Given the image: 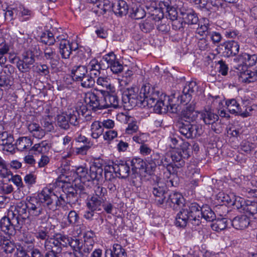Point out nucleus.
Wrapping results in <instances>:
<instances>
[{
  "label": "nucleus",
  "instance_id": "nucleus-63",
  "mask_svg": "<svg viewBox=\"0 0 257 257\" xmlns=\"http://www.w3.org/2000/svg\"><path fill=\"white\" fill-rule=\"evenodd\" d=\"M109 67L113 73L117 74L121 72L123 69V66L117 59L115 62L112 64Z\"/></svg>",
  "mask_w": 257,
  "mask_h": 257
},
{
  "label": "nucleus",
  "instance_id": "nucleus-29",
  "mask_svg": "<svg viewBox=\"0 0 257 257\" xmlns=\"http://www.w3.org/2000/svg\"><path fill=\"white\" fill-rule=\"evenodd\" d=\"M2 239L0 241V246L6 253H12L16 248L15 243L2 235Z\"/></svg>",
  "mask_w": 257,
  "mask_h": 257
},
{
  "label": "nucleus",
  "instance_id": "nucleus-46",
  "mask_svg": "<svg viewBox=\"0 0 257 257\" xmlns=\"http://www.w3.org/2000/svg\"><path fill=\"white\" fill-rule=\"evenodd\" d=\"M208 20L207 19H203V24L201 23L198 24V27L196 30V33L200 36L204 35H209V25Z\"/></svg>",
  "mask_w": 257,
  "mask_h": 257
},
{
  "label": "nucleus",
  "instance_id": "nucleus-4",
  "mask_svg": "<svg viewBox=\"0 0 257 257\" xmlns=\"http://www.w3.org/2000/svg\"><path fill=\"white\" fill-rule=\"evenodd\" d=\"M40 196L41 199L46 201V207L50 210H55L58 206H63L68 204L66 201V193L58 197L48 188L43 189Z\"/></svg>",
  "mask_w": 257,
  "mask_h": 257
},
{
  "label": "nucleus",
  "instance_id": "nucleus-22",
  "mask_svg": "<svg viewBox=\"0 0 257 257\" xmlns=\"http://www.w3.org/2000/svg\"><path fill=\"white\" fill-rule=\"evenodd\" d=\"M44 247L46 250L59 253L62 251L60 242H59L57 237L56 238H49L44 243Z\"/></svg>",
  "mask_w": 257,
  "mask_h": 257
},
{
  "label": "nucleus",
  "instance_id": "nucleus-15",
  "mask_svg": "<svg viewBox=\"0 0 257 257\" xmlns=\"http://www.w3.org/2000/svg\"><path fill=\"white\" fill-rule=\"evenodd\" d=\"M180 14L184 23L188 25H197L199 21L198 17L191 9L186 8L185 6L180 9Z\"/></svg>",
  "mask_w": 257,
  "mask_h": 257
},
{
  "label": "nucleus",
  "instance_id": "nucleus-12",
  "mask_svg": "<svg viewBox=\"0 0 257 257\" xmlns=\"http://www.w3.org/2000/svg\"><path fill=\"white\" fill-rule=\"evenodd\" d=\"M11 218L6 216L3 217L0 220V227L2 231L9 235L15 234L17 228L19 227L20 223L18 221L16 218H14L11 220Z\"/></svg>",
  "mask_w": 257,
  "mask_h": 257
},
{
  "label": "nucleus",
  "instance_id": "nucleus-1",
  "mask_svg": "<svg viewBox=\"0 0 257 257\" xmlns=\"http://www.w3.org/2000/svg\"><path fill=\"white\" fill-rule=\"evenodd\" d=\"M141 94L144 95L143 104L149 107H154V110L157 113H166L170 110L174 111L176 109V105L173 103V99L161 93L158 88L152 86L149 83H146L142 86Z\"/></svg>",
  "mask_w": 257,
  "mask_h": 257
},
{
  "label": "nucleus",
  "instance_id": "nucleus-28",
  "mask_svg": "<svg viewBox=\"0 0 257 257\" xmlns=\"http://www.w3.org/2000/svg\"><path fill=\"white\" fill-rule=\"evenodd\" d=\"M218 118V115L211 110H205L201 113V119L206 124H213Z\"/></svg>",
  "mask_w": 257,
  "mask_h": 257
},
{
  "label": "nucleus",
  "instance_id": "nucleus-11",
  "mask_svg": "<svg viewBox=\"0 0 257 257\" xmlns=\"http://www.w3.org/2000/svg\"><path fill=\"white\" fill-rule=\"evenodd\" d=\"M35 56L31 51L24 52L22 55V59H20L17 63L18 69L22 72H27L30 69L31 65L35 62Z\"/></svg>",
  "mask_w": 257,
  "mask_h": 257
},
{
  "label": "nucleus",
  "instance_id": "nucleus-43",
  "mask_svg": "<svg viewBox=\"0 0 257 257\" xmlns=\"http://www.w3.org/2000/svg\"><path fill=\"white\" fill-rule=\"evenodd\" d=\"M94 241L90 242L84 241V243H81L80 248L79 250V253L83 256H87L92 250Z\"/></svg>",
  "mask_w": 257,
  "mask_h": 257
},
{
  "label": "nucleus",
  "instance_id": "nucleus-55",
  "mask_svg": "<svg viewBox=\"0 0 257 257\" xmlns=\"http://www.w3.org/2000/svg\"><path fill=\"white\" fill-rule=\"evenodd\" d=\"M112 247L114 257H127L126 252L120 244H114Z\"/></svg>",
  "mask_w": 257,
  "mask_h": 257
},
{
  "label": "nucleus",
  "instance_id": "nucleus-27",
  "mask_svg": "<svg viewBox=\"0 0 257 257\" xmlns=\"http://www.w3.org/2000/svg\"><path fill=\"white\" fill-rule=\"evenodd\" d=\"M104 201L98 198L97 196H92L87 199L86 206L88 209L92 211H100L101 210V204Z\"/></svg>",
  "mask_w": 257,
  "mask_h": 257
},
{
  "label": "nucleus",
  "instance_id": "nucleus-30",
  "mask_svg": "<svg viewBox=\"0 0 257 257\" xmlns=\"http://www.w3.org/2000/svg\"><path fill=\"white\" fill-rule=\"evenodd\" d=\"M89 180H99L102 176L103 169L96 164L92 165L89 170Z\"/></svg>",
  "mask_w": 257,
  "mask_h": 257
},
{
  "label": "nucleus",
  "instance_id": "nucleus-40",
  "mask_svg": "<svg viewBox=\"0 0 257 257\" xmlns=\"http://www.w3.org/2000/svg\"><path fill=\"white\" fill-rule=\"evenodd\" d=\"M35 236L37 239L44 240L45 242L50 238L49 230L46 227H40L36 230Z\"/></svg>",
  "mask_w": 257,
  "mask_h": 257
},
{
  "label": "nucleus",
  "instance_id": "nucleus-56",
  "mask_svg": "<svg viewBox=\"0 0 257 257\" xmlns=\"http://www.w3.org/2000/svg\"><path fill=\"white\" fill-rule=\"evenodd\" d=\"M146 16L145 10L141 7H137L133 9L131 13V17L133 19L139 20L143 18Z\"/></svg>",
  "mask_w": 257,
  "mask_h": 257
},
{
  "label": "nucleus",
  "instance_id": "nucleus-36",
  "mask_svg": "<svg viewBox=\"0 0 257 257\" xmlns=\"http://www.w3.org/2000/svg\"><path fill=\"white\" fill-rule=\"evenodd\" d=\"M91 137L93 139L98 138L103 133V128L101 122L99 121H94L91 125Z\"/></svg>",
  "mask_w": 257,
  "mask_h": 257
},
{
  "label": "nucleus",
  "instance_id": "nucleus-35",
  "mask_svg": "<svg viewBox=\"0 0 257 257\" xmlns=\"http://www.w3.org/2000/svg\"><path fill=\"white\" fill-rule=\"evenodd\" d=\"M15 211L18 214V216L22 217L23 219L29 218L28 212L27 202L26 203L20 202L15 207Z\"/></svg>",
  "mask_w": 257,
  "mask_h": 257
},
{
  "label": "nucleus",
  "instance_id": "nucleus-17",
  "mask_svg": "<svg viewBox=\"0 0 257 257\" xmlns=\"http://www.w3.org/2000/svg\"><path fill=\"white\" fill-rule=\"evenodd\" d=\"M182 117L183 121L194 122L198 115V112L195 110V105L193 103L187 104L186 106L182 111Z\"/></svg>",
  "mask_w": 257,
  "mask_h": 257
},
{
  "label": "nucleus",
  "instance_id": "nucleus-39",
  "mask_svg": "<svg viewBox=\"0 0 257 257\" xmlns=\"http://www.w3.org/2000/svg\"><path fill=\"white\" fill-rule=\"evenodd\" d=\"M101 5L100 8H98V10H94V12L102 15L104 14L107 11H112L114 3H111L109 0H102Z\"/></svg>",
  "mask_w": 257,
  "mask_h": 257
},
{
  "label": "nucleus",
  "instance_id": "nucleus-57",
  "mask_svg": "<svg viewBox=\"0 0 257 257\" xmlns=\"http://www.w3.org/2000/svg\"><path fill=\"white\" fill-rule=\"evenodd\" d=\"M12 175V172L6 167L2 168L0 170V182L4 180L5 182L10 181Z\"/></svg>",
  "mask_w": 257,
  "mask_h": 257
},
{
  "label": "nucleus",
  "instance_id": "nucleus-54",
  "mask_svg": "<svg viewBox=\"0 0 257 257\" xmlns=\"http://www.w3.org/2000/svg\"><path fill=\"white\" fill-rule=\"evenodd\" d=\"M14 139L13 136H10L9 138L7 139L4 142H2L1 145L4 146L3 150L8 152H12L14 150V145L13 143Z\"/></svg>",
  "mask_w": 257,
  "mask_h": 257
},
{
  "label": "nucleus",
  "instance_id": "nucleus-41",
  "mask_svg": "<svg viewBox=\"0 0 257 257\" xmlns=\"http://www.w3.org/2000/svg\"><path fill=\"white\" fill-rule=\"evenodd\" d=\"M40 41L42 43L49 46L54 44L56 41L53 33L50 31L43 33L40 37Z\"/></svg>",
  "mask_w": 257,
  "mask_h": 257
},
{
  "label": "nucleus",
  "instance_id": "nucleus-48",
  "mask_svg": "<svg viewBox=\"0 0 257 257\" xmlns=\"http://www.w3.org/2000/svg\"><path fill=\"white\" fill-rule=\"evenodd\" d=\"M154 21L152 18H148L140 24V28L145 33L149 32L154 28Z\"/></svg>",
  "mask_w": 257,
  "mask_h": 257
},
{
  "label": "nucleus",
  "instance_id": "nucleus-21",
  "mask_svg": "<svg viewBox=\"0 0 257 257\" xmlns=\"http://www.w3.org/2000/svg\"><path fill=\"white\" fill-rule=\"evenodd\" d=\"M97 89L100 91L104 90L105 91H109V92L115 91V87L111 83L110 80L107 77H98L96 81Z\"/></svg>",
  "mask_w": 257,
  "mask_h": 257
},
{
  "label": "nucleus",
  "instance_id": "nucleus-8",
  "mask_svg": "<svg viewBox=\"0 0 257 257\" xmlns=\"http://www.w3.org/2000/svg\"><path fill=\"white\" fill-rule=\"evenodd\" d=\"M153 180L154 182L152 184V192L155 197V202L158 206H164L167 195L166 185L163 180L158 177H155Z\"/></svg>",
  "mask_w": 257,
  "mask_h": 257
},
{
  "label": "nucleus",
  "instance_id": "nucleus-23",
  "mask_svg": "<svg viewBox=\"0 0 257 257\" xmlns=\"http://www.w3.org/2000/svg\"><path fill=\"white\" fill-rule=\"evenodd\" d=\"M128 11V6L127 3L123 0L117 1L114 3L112 11L119 17L125 16Z\"/></svg>",
  "mask_w": 257,
  "mask_h": 257
},
{
  "label": "nucleus",
  "instance_id": "nucleus-62",
  "mask_svg": "<svg viewBox=\"0 0 257 257\" xmlns=\"http://www.w3.org/2000/svg\"><path fill=\"white\" fill-rule=\"evenodd\" d=\"M3 185L0 186V193L8 194L13 191V187L12 185L5 183V181H2Z\"/></svg>",
  "mask_w": 257,
  "mask_h": 257
},
{
  "label": "nucleus",
  "instance_id": "nucleus-38",
  "mask_svg": "<svg viewBox=\"0 0 257 257\" xmlns=\"http://www.w3.org/2000/svg\"><path fill=\"white\" fill-rule=\"evenodd\" d=\"M33 144L31 139L28 137L20 138L16 142V146L18 150L23 151L29 149Z\"/></svg>",
  "mask_w": 257,
  "mask_h": 257
},
{
  "label": "nucleus",
  "instance_id": "nucleus-32",
  "mask_svg": "<svg viewBox=\"0 0 257 257\" xmlns=\"http://www.w3.org/2000/svg\"><path fill=\"white\" fill-rule=\"evenodd\" d=\"M239 58L245 65L249 67L254 66L257 62V55L255 54L243 53L239 55Z\"/></svg>",
  "mask_w": 257,
  "mask_h": 257
},
{
  "label": "nucleus",
  "instance_id": "nucleus-3",
  "mask_svg": "<svg viewBox=\"0 0 257 257\" xmlns=\"http://www.w3.org/2000/svg\"><path fill=\"white\" fill-rule=\"evenodd\" d=\"M56 120L58 126L64 130H68L70 125L79 126L80 114L77 108L71 107L65 112L58 115Z\"/></svg>",
  "mask_w": 257,
  "mask_h": 257
},
{
  "label": "nucleus",
  "instance_id": "nucleus-24",
  "mask_svg": "<svg viewBox=\"0 0 257 257\" xmlns=\"http://www.w3.org/2000/svg\"><path fill=\"white\" fill-rule=\"evenodd\" d=\"M232 226L236 229H244L249 224V220L245 215H241L234 217L232 220Z\"/></svg>",
  "mask_w": 257,
  "mask_h": 257
},
{
  "label": "nucleus",
  "instance_id": "nucleus-37",
  "mask_svg": "<svg viewBox=\"0 0 257 257\" xmlns=\"http://www.w3.org/2000/svg\"><path fill=\"white\" fill-rule=\"evenodd\" d=\"M51 148V144L49 141L45 140L41 143L35 144L32 150L39 153L44 154L47 152Z\"/></svg>",
  "mask_w": 257,
  "mask_h": 257
},
{
  "label": "nucleus",
  "instance_id": "nucleus-49",
  "mask_svg": "<svg viewBox=\"0 0 257 257\" xmlns=\"http://www.w3.org/2000/svg\"><path fill=\"white\" fill-rule=\"evenodd\" d=\"M198 90V86L196 82L192 81L187 82L184 87L182 92L188 93L191 95H193Z\"/></svg>",
  "mask_w": 257,
  "mask_h": 257
},
{
  "label": "nucleus",
  "instance_id": "nucleus-18",
  "mask_svg": "<svg viewBox=\"0 0 257 257\" xmlns=\"http://www.w3.org/2000/svg\"><path fill=\"white\" fill-rule=\"evenodd\" d=\"M161 158L160 154L157 153H152L150 157H148L146 159V170L147 173L151 174L153 172L157 166H161L162 162L161 161Z\"/></svg>",
  "mask_w": 257,
  "mask_h": 257
},
{
  "label": "nucleus",
  "instance_id": "nucleus-5",
  "mask_svg": "<svg viewBox=\"0 0 257 257\" xmlns=\"http://www.w3.org/2000/svg\"><path fill=\"white\" fill-rule=\"evenodd\" d=\"M179 132L187 139H193L200 136L202 133L201 127L195 121L181 120L178 122Z\"/></svg>",
  "mask_w": 257,
  "mask_h": 257
},
{
  "label": "nucleus",
  "instance_id": "nucleus-26",
  "mask_svg": "<svg viewBox=\"0 0 257 257\" xmlns=\"http://www.w3.org/2000/svg\"><path fill=\"white\" fill-rule=\"evenodd\" d=\"M137 94L134 93V90L132 88L125 91L122 96V100L124 103H130L132 106H135L137 104Z\"/></svg>",
  "mask_w": 257,
  "mask_h": 257
},
{
  "label": "nucleus",
  "instance_id": "nucleus-60",
  "mask_svg": "<svg viewBox=\"0 0 257 257\" xmlns=\"http://www.w3.org/2000/svg\"><path fill=\"white\" fill-rule=\"evenodd\" d=\"M116 60V56L113 52L108 53L102 57V60L107 63L108 67L115 62Z\"/></svg>",
  "mask_w": 257,
  "mask_h": 257
},
{
  "label": "nucleus",
  "instance_id": "nucleus-16",
  "mask_svg": "<svg viewBox=\"0 0 257 257\" xmlns=\"http://www.w3.org/2000/svg\"><path fill=\"white\" fill-rule=\"evenodd\" d=\"M73 43L65 39H63L59 44V52L63 59H67L69 58L72 51H75L77 49L78 46L76 44V47H73Z\"/></svg>",
  "mask_w": 257,
  "mask_h": 257
},
{
  "label": "nucleus",
  "instance_id": "nucleus-50",
  "mask_svg": "<svg viewBox=\"0 0 257 257\" xmlns=\"http://www.w3.org/2000/svg\"><path fill=\"white\" fill-rule=\"evenodd\" d=\"M94 196H97L98 198H100L104 201L106 200L105 196L107 195V191L106 189L103 186L96 185L94 188Z\"/></svg>",
  "mask_w": 257,
  "mask_h": 257
},
{
  "label": "nucleus",
  "instance_id": "nucleus-58",
  "mask_svg": "<svg viewBox=\"0 0 257 257\" xmlns=\"http://www.w3.org/2000/svg\"><path fill=\"white\" fill-rule=\"evenodd\" d=\"M235 195L233 193L229 194L220 193L219 194V197L221 198V201L223 202H226L229 205H231L233 201V199H235Z\"/></svg>",
  "mask_w": 257,
  "mask_h": 257
},
{
  "label": "nucleus",
  "instance_id": "nucleus-6",
  "mask_svg": "<svg viewBox=\"0 0 257 257\" xmlns=\"http://www.w3.org/2000/svg\"><path fill=\"white\" fill-rule=\"evenodd\" d=\"M190 145L188 143L183 144L182 148H177V150L171 152L170 157L172 162L177 168H180L185 165L184 159H188L191 155Z\"/></svg>",
  "mask_w": 257,
  "mask_h": 257
},
{
  "label": "nucleus",
  "instance_id": "nucleus-13",
  "mask_svg": "<svg viewBox=\"0 0 257 257\" xmlns=\"http://www.w3.org/2000/svg\"><path fill=\"white\" fill-rule=\"evenodd\" d=\"M44 58L49 61L51 70L53 73L59 71L58 65L59 64V57L56 53L54 49L50 47H46L44 49Z\"/></svg>",
  "mask_w": 257,
  "mask_h": 257
},
{
  "label": "nucleus",
  "instance_id": "nucleus-19",
  "mask_svg": "<svg viewBox=\"0 0 257 257\" xmlns=\"http://www.w3.org/2000/svg\"><path fill=\"white\" fill-rule=\"evenodd\" d=\"M226 105L228 111L232 114H238L243 117L249 116V112L247 110L242 111L239 104L234 99L226 100Z\"/></svg>",
  "mask_w": 257,
  "mask_h": 257
},
{
  "label": "nucleus",
  "instance_id": "nucleus-64",
  "mask_svg": "<svg viewBox=\"0 0 257 257\" xmlns=\"http://www.w3.org/2000/svg\"><path fill=\"white\" fill-rule=\"evenodd\" d=\"M36 176L34 174L29 173L25 176L24 180L28 186H31L36 183Z\"/></svg>",
  "mask_w": 257,
  "mask_h": 257
},
{
  "label": "nucleus",
  "instance_id": "nucleus-7",
  "mask_svg": "<svg viewBox=\"0 0 257 257\" xmlns=\"http://www.w3.org/2000/svg\"><path fill=\"white\" fill-rule=\"evenodd\" d=\"M184 198L180 193L174 192L168 195L167 199H165V205L164 206H161L162 207L166 208L169 207L172 208L174 210L181 208L179 212L177 215L175 222L176 225L179 227L180 225L177 223L179 214L182 212V210L184 208L185 205L188 204H192V203L190 202L184 203Z\"/></svg>",
  "mask_w": 257,
  "mask_h": 257
},
{
  "label": "nucleus",
  "instance_id": "nucleus-14",
  "mask_svg": "<svg viewBox=\"0 0 257 257\" xmlns=\"http://www.w3.org/2000/svg\"><path fill=\"white\" fill-rule=\"evenodd\" d=\"M100 93L103 94L104 109L109 107L116 108L119 105V99L115 94V91L109 92V91H105L104 90H101Z\"/></svg>",
  "mask_w": 257,
  "mask_h": 257
},
{
  "label": "nucleus",
  "instance_id": "nucleus-10",
  "mask_svg": "<svg viewBox=\"0 0 257 257\" xmlns=\"http://www.w3.org/2000/svg\"><path fill=\"white\" fill-rule=\"evenodd\" d=\"M109 172H107V170L105 169V178L107 179L108 174H110L111 171H113L116 174V177L121 178H127L130 173V166L126 162L123 161L113 163L112 165L108 166ZM111 175V174H110Z\"/></svg>",
  "mask_w": 257,
  "mask_h": 257
},
{
  "label": "nucleus",
  "instance_id": "nucleus-9",
  "mask_svg": "<svg viewBox=\"0 0 257 257\" xmlns=\"http://www.w3.org/2000/svg\"><path fill=\"white\" fill-rule=\"evenodd\" d=\"M41 192L37 197H30L27 201L28 213L30 217H38L43 213V207L46 206V201L40 198Z\"/></svg>",
  "mask_w": 257,
  "mask_h": 257
},
{
  "label": "nucleus",
  "instance_id": "nucleus-59",
  "mask_svg": "<svg viewBox=\"0 0 257 257\" xmlns=\"http://www.w3.org/2000/svg\"><path fill=\"white\" fill-rule=\"evenodd\" d=\"M56 237L58 239V241L60 242L61 246H67L70 243V240H71V237L65 234H58L56 235Z\"/></svg>",
  "mask_w": 257,
  "mask_h": 257
},
{
  "label": "nucleus",
  "instance_id": "nucleus-51",
  "mask_svg": "<svg viewBox=\"0 0 257 257\" xmlns=\"http://www.w3.org/2000/svg\"><path fill=\"white\" fill-rule=\"evenodd\" d=\"M11 80L9 76L6 74L1 73L0 74V89L6 90L11 86Z\"/></svg>",
  "mask_w": 257,
  "mask_h": 257
},
{
  "label": "nucleus",
  "instance_id": "nucleus-2",
  "mask_svg": "<svg viewBox=\"0 0 257 257\" xmlns=\"http://www.w3.org/2000/svg\"><path fill=\"white\" fill-rule=\"evenodd\" d=\"M215 214L207 206L201 208L197 203L188 204L184 206L179 214L178 223L181 227H184L190 221L192 224L198 225L200 219L204 218L208 221H213L215 219Z\"/></svg>",
  "mask_w": 257,
  "mask_h": 257
},
{
  "label": "nucleus",
  "instance_id": "nucleus-34",
  "mask_svg": "<svg viewBox=\"0 0 257 257\" xmlns=\"http://www.w3.org/2000/svg\"><path fill=\"white\" fill-rule=\"evenodd\" d=\"M146 162L141 158H134L131 161L132 170L134 173H137L138 170H142L147 173L146 170Z\"/></svg>",
  "mask_w": 257,
  "mask_h": 257
},
{
  "label": "nucleus",
  "instance_id": "nucleus-31",
  "mask_svg": "<svg viewBox=\"0 0 257 257\" xmlns=\"http://www.w3.org/2000/svg\"><path fill=\"white\" fill-rule=\"evenodd\" d=\"M239 80L244 83L257 82V70L254 72L247 70L240 73Z\"/></svg>",
  "mask_w": 257,
  "mask_h": 257
},
{
  "label": "nucleus",
  "instance_id": "nucleus-47",
  "mask_svg": "<svg viewBox=\"0 0 257 257\" xmlns=\"http://www.w3.org/2000/svg\"><path fill=\"white\" fill-rule=\"evenodd\" d=\"M66 201L68 204H74L77 200L78 196L76 191L72 187L68 189L67 192L66 193Z\"/></svg>",
  "mask_w": 257,
  "mask_h": 257
},
{
  "label": "nucleus",
  "instance_id": "nucleus-25",
  "mask_svg": "<svg viewBox=\"0 0 257 257\" xmlns=\"http://www.w3.org/2000/svg\"><path fill=\"white\" fill-rule=\"evenodd\" d=\"M87 73L86 67L82 65L74 66L71 70L72 78L76 81H79Z\"/></svg>",
  "mask_w": 257,
  "mask_h": 257
},
{
  "label": "nucleus",
  "instance_id": "nucleus-53",
  "mask_svg": "<svg viewBox=\"0 0 257 257\" xmlns=\"http://www.w3.org/2000/svg\"><path fill=\"white\" fill-rule=\"evenodd\" d=\"M244 212L250 214L257 213V202L246 200V206L244 207Z\"/></svg>",
  "mask_w": 257,
  "mask_h": 257
},
{
  "label": "nucleus",
  "instance_id": "nucleus-42",
  "mask_svg": "<svg viewBox=\"0 0 257 257\" xmlns=\"http://www.w3.org/2000/svg\"><path fill=\"white\" fill-rule=\"evenodd\" d=\"M76 172L80 178L81 182L84 183L86 181H90L88 168L80 166L77 168Z\"/></svg>",
  "mask_w": 257,
  "mask_h": 257
},
{
  "label": "nucleus",
  "instance_id": "nucleus-52",
  "mask_svg": "<svg viewBox=\"0 0 257 257\" xmlns=\"http://www.w3.org/2000/svg\"><path fill=\"white\" fill-rule=\"evenodd\" d=\"M246 201L244 200V199L239 197L236 196L235 197V199H233V201L232 203V206H234V208H236L239 211H244V207L246 206Z\"/></svg>",
  "mask_w": 257,
  "mask_h": 257
},
{
  "label": "nucleus",
  "instance_id": "nucleus-45",
  "mask_svg": "<svg viewBox=\"0 0 257 257\" xmlns=\"http://www.w3.org/2000/svg\"><path fill=\"white\" fill-rule=\"evenodd\" d=\"M211 227L216 231H221L227 227V220L225 218L218 219L211 224Z\"/></svg>",
  "mask_w": 257,
  "mask_h": 257
},
{
  "label": "nucleus",
  "instance_id": "nucleus-44",
  "mask_svg": "<svg viewBox=\"0 0 257 257\" xmlns=\"http://www.w3.org/2000/svg\"><path fill=\"white\" fill-rule=\"evenodd\" d=\"M81 86L84 88H91L94 86L95 81L94 78L89 75H86L79 81Z\"/></svg>",
  "mask_w": 257,
  "mask_h": 257
},
{
  "label": "nucleus",
  "instance_id": "nucleus-33",
  "mask_svg": "<svg viewBox=\"0 0 257 257\" xmlns=\"http://www.w3.org/2000/svg\"><path fill=\"white\" fill-rule=\"evenodd\" d=\"M97 99H98V94L94 92H88L85 94L84 101L86 104L94 111H96V104H98Z\"/></svg>",
  "mask_w": 257,
  "mask_h": 257
},
{
  "label": "nucleus",
  "instance_id": "nucleus-20",
  "mask_svg": "<svg viewBox=\"0 0 257 257\" xmlns=\"http://www.w3.org/2000/svg\"><path fill=\"white\" fill-rule=\"evenodd\" d=\"M222 46L224 47V53L229 57L237 55L239 50V45L238 42L235 41H228L224 42Z\"/></svg>",
  "mask_w": 257,
  "mask_h": 257
},
{
  "label": "nucleus",
  "instance_id": "nucleus-61",
  "mask_svg": "<svg viewBox=\"0 0 257 257\" xmlns=\"http://www.w3.org/2000/svg\"><path fill=\"white\" fill-rule=\"evenodd\" d=\"M254 144L247 141H243L240 145V149L246 153L250 152L254 149Z\"/></svg>",
  "mask_w": 257,
  "mask_h": 257
}]
</instances>
